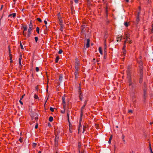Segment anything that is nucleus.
<instances>
[{
	"label": "nucleus",
	"mask_w": 153,
	"mask_h": 153,
	"mask_svg": "<svg viewBox=\"0 0 153 153\" xmlns=\"http://www.w3.org/2000/svg\"><path fill=\"white\" fill-rule=\"evenodd\" d=\"M33 22L32 20L30 21L29 25V27L28 30L27 36L29 37L30 36L31 33V31L33 29Z\"/></svg>",
	"instance_id": "f257e3e1"
},
{
	"label": "nucleus",
	"mask_w": 153,
	"mask_h": 153,
	"mask_svg": "<svg viewBox=\"0 0 153 153\" xmlns=\"http://www.w3.org/2000/svg\"><path fill=\"white\" fill-rule=\"evenodd\" d=\"M79 65V64L77 62L76 64L75 68L76 69V72L75 73V75L76 77V79L77 78V75L78 74V71L79 70V68L78 66Z\"/></svg>",
	"instance_id": "f03ea898"
},
{
	"label": "nucleus",
	"mask_w": 153,
	"mask_h": 153,
	"mask_svg": "<svg viewBox=\"0 0 153 153\" xmlns=\"http://www.w3.org/2000/svg\"><path fill=\"white\" fill-rule=\"evenodd\" d=\"M127 74L128 76V78L129 82V84L130 86L131 85L132 87H133V85L132 84L130 78V74L129 71L127 72Z\"/></svg>",
	"instance_id": "7ed1b4c3"
},
{
	"label": "nucleus",
	"mask_w": 153,
	"mask_h": 153,
	"mask_svg": "<svg viewBox=\"0 0 153 153\" xmlns=\"http://www.w3.org/2000/svg\"><path fill=\"white\" fill-rule=\"evenodd\" d=\"M143 97L145 99L146 97V89L145 88V85H144V88L143 89Z\"/></svg>",
	"instance_id": "20e7f679"
},
{
	"label": "nucleus",
	"mask_w": 153,
	"mask_h": 153,
	"mask_svg": "<svg viewBox=\"0 0 153 153\" xmlns=\"http://www.w3.org/2000/svg\"><path fill=\"white\" fill-rule=\"evenodd\" d=\"M89 42L90 40L89 39H87V43L86 44V47L87 48H88L89 46Z\"/></svg>",
	"instance_id": "39448f33"
},
{
	"label": "nucleus",
	"mask_w": 153,
	"mask_h": 153,
	"mask_svg": "<svg viewBox=\"0 0 153 153\" xmlns=\"http://www.w3.org/2000/svg\"><path fill=\"white\" fill-rule=\"evenodd\" d=\"M85 25L82 26V30H81V32L82 33H84L85 32V31L84 29V28H85Z\"/></svg>",
	"instance_id": "423d86ee"
},
{
	"label": "nucleus",
	"mask_w": 153,
	"mask_h": 153,
	"mask_svg": "<svg viewBox=\"0 0 153 153\" xmlns=\"http://www.w3.org/2000/svg\"><path fill=\"white\" fill-rule=\"evenodd\" d=\"M63 76L62 75H60L59 77V79L60 82H62V81Z\"/></svg>",
	"instance_id": "0eeeda50"
},
{
	"label": "nucleus",
	"mask_w": 153,
	"mask_h": 153,
	"mask_svg": "<svg viewBox=\"0 0 153 153\" xmlns=\"http://www.w3.org/2000/svg\"><path fill=\"white\" fill-rule=\"evenodd\" d=\"M140 14V12H139L138 13V15H137V19H136V21L137 22H138L139 21V15Z\"/></svg>",
	"instance_id": "6e6552de"
},
{
	"label": "nucleus",
	"mask_w": 153,
	"mask_h": 153,
	"mask_svg": "<svg viewBox=\"0 0 153 153\" xmlns=\"http://www.w3.org/2000/svg\"><path fill=\"white\" fill-rule=\"evenodd\" d=\"M126 41L127 42H129L130 43H131V40L130 39V38H129L128 37V36H126Z\"/></svg>",
	"instance_id": "1a4fd4ad"
},
{
	"label": "nucleus",
	"mask_w": 153,
	"mask_h": 153,
	"mask_svg": "<svg viewBox=\"0 0 153 153\" xmlns=\"http://www.w3.org/2000/svg\"><path fill=\"white\" fill-rule=\"evenodd\" d=\"M60 25L61 26L60 30L62 31L63 30V24H60Z\"/></svg>",
	"instance_id": "9d476101"
},
{
	"label": "nucleus",
	"mask_w": 153,
	"mask_h": 153,
	"mask_svg": "<svg viewBox=\"0 0 153 153\" xmlns=\"http://www.w3.org/2000/svg\"><path fill=\"white\" fill-rule=\"evenodd\" d=\"M105 46H106V44H105V46L104 49V54H105V55H106V54H107V53H106V47Z\"/></svg>",
	"instance_id": "9b49d317"
},
{
	"label": "nucleus",
	"mask_w": 153,
	"mask_h": 153,
	"mask_svg": "<svg viewBox=\"0 0 153 153\" xmlns=\"http://www.w3.org/2000/svg\"><path fill=\"white\" fill-rule=\"evenodd\" d=\"M59 137L58 136V135H56V137L55 138V142H58V140Z\"/></svg>",
	"instance_id": "f8f14e48"
},
{
	"label": "nucleus",
	"mask_w": 153,
	"mask_h": 153,
	"mask_svg": "<svg viewBox=\"0 0 153 153\" xmlns=\"http://www.w3.org/2000/svg\"><path fill=\"white\" fill-rule=\"evenodd\" d=\"M16 13H12L11 14H10L9 15V17H10L11 16H12L13 17H14L16 16Z\"/></svg>",
	"instance_id": "ddd939ff"
},
{
	"label": "nucleus",
	"mask_w": 153,
	"mask_h": 153,
	"mask_svg": "<svg viewBox=\"0 0 153 153\" xmlns=\"http://www.w3.org/2000/svg\"><path fill=\"white\" fill-rule=\"evenodd\" d=\"M82 112L81 113V115H80V118L79 120V126H81V123L82 121Z\"/></svg>",
	"instance_id": "4468645a"
},
{
	"label": "nucleus",
	"mask_w": 153,
	"mask_h": 153,
	"mask_svg": "<svg viewBox=\"0 0 153 153\" xmlns=\"http://www.w3.org/2000/svg\"><path fill=\"white\" fill-rule=\"evenodd\" d=\"M59 59V56H57L56 57V58L55 59V62L57 63L58 62Z\"/></svg>",
	"instance_id": "2eb2a0df"
},
{
	"label": "nucleus",
	"mask_w": 153,
	"mask_h": 153,
	"mask_svg": "<svg viewBox=\"0 0 153 153\" xmlns=\"http://www.w3.org/2000/svg\"><path fill=\"white\" fill-rule=\"evenodd\" d=\"M112 138V136L111 135L109 138V141L108 142V143L110 144L111 143V141Z\"/></svg>",
	"instance_id": "dca6fc26"
},
{
	"label": "nucleus",
	"mask_w": 153,
	"mask_h": 153,
	"mask_svg": "<svg viewBox=\"0 0 153 153\" xmlns=\"http://www.w3.org/2000/svg\"><path fill=\"white\" fill-rule=\"evenodd\" d=\"M124 137H125L124 135H123V134L122 135V140H123V141L124 143H125L126 141H125V140H124Z\"/></svg>",
	"instance_id": "f3484780"
},
{
	"label": "nucleus",
	"mask_w": 153,
	"mask_h": 153,
	"mask_svg": "<svg viewBox=\"0 0 153 153\" xmlns=\"http://www.w3.org/2000/svg\"><path fill=\"white\" fill-rule=\"evenodd\" d=\"M99 52L101 54H102V49H101V47H99Z\"/></svg>",
	"instance_id": "a211bd4d"
},
{
	"label": "nucleus",
	"mask_w": 153,
	"mask_h": 153,
	"mask_svg": "<svg viewBox=\"0 0 153 153\" xmlns=\"http://www.w3.org/2000/svg\"><path fill=\"white\" fill-rule=\"evenodd\" d=\"M34 98L36 99H39V97L36 94H35L34 96Z\"/></svg>",
	"instance_id": "6ab92c4d"
},
{
	"label": "nucleus",
	"mask_w": 153,
	"mask_h": 153,
	"mask_svg": "<svg viewBox=\"0 0 153 153\" xmlns=\"http://www.w3.org/2000/svg\"><path fill=\"white\" fill-rule=\"evenodd\" d=\"M53 119V117H52L51 116L49 117V120L50 122H51L52 121Z\"/></svg>",
	"instance_id": "aec40b11"
},
{
	"label": "nucleus",
	"mask_w": 153,
	"mask_h": 153,
	"mask_svg": "<svg viewBox=\"0 0 153 153\" xmlns=\"http://www.w3.org/2000/svg\"><path fill=\"white\" fill-rule=\"evenodd\" d=\"M143 70L141 69L140 71V77H142L143 76Z\"/></svg>",
	"instance_id": "412c9836"
},
{
	"label": "nucleus",
	"mask_w": 153,
	"mask_h": 153,
	"mask_svg": "<svg viewBox=\"0 0 153 153\" xmlns=\"http://www.w3.org/2000/svg\"><path fill=\"white\" fill-rule=\"evenodd\" d=\"M36 31L38 33H39V27H37L36 28Z\"/></svg>",
	"instance_id": "4be33fe9"
},
{
	"label": "nucleus",
	"mask_w": 153,
	"mask_h": 153,
	"mask_svg": "<svg viewBox=\"0 0 153 153\" xmlns=\"http://www.w3.org/2000/svg\"><path fill=\"white\" fill-rule=\"evenodd\" d=\"M23 28H24V31L26 30H27V27L26 26H23Z\"/></svg>",
	"instance_id": "5701e85b"
},
{
	"label": "nucleus",
	"mask_w": 153,
	"mask_h": 153,
	"mask_svg": "<svg viewBox=\"0 0 153 153\" xmlns=\"http://www.w3.org/2000/svg\"><path fill=\"white\" fill-rule=\"evenodd\" d=\"M54 108H52L51 107L50 108V109L51 111L52 112H53L54 111V110H53Z\"/></svg>",
	"instance_id": "b1692460"
},
{
	"label": "nucleus",
	"mask_w": 153,
	"mask_h": 153,
	"mask_svg": "<svg viewBox=\"0 0 153 153\" xmlns=\"http://www.w3.org/2000/svg\"><path fill=\"white\" fill-rule=\"evenodd\" d=\"M136 100H134V98H132V101H133V104H134L135 103V102H136Z\"/></svg>",
	"instance_id": "393cba45"
},
{
	"label": "nucleus",
	"mask_w": 153,
	"mask_h": 153,
	"mask_svg": "<svg viewBox=\"0 0 153 153\" xmlns=\"http://www.w3.org/2000/svg\"><path fill=\"white\" fill-rule=\"evenodd\" d=\"M37 20L38 21H39V22H42V21L41 19L39 18H37Z\"/></svg>",
	"instance_id": "a878e982"
},
{
	"label": "nucleus",
	"mask_w": 153,
	"mask_h": 153,
	"mask_svg": "<svg viewBox=\"0 0 153 153\" xmlns=\"http://www.w3.org/2000/svg\"><path fill=\"white\" fill-rule=\"evenodd\" d=\"M20 46H21V49H24V48L23 47V46L22 45V44L21 43V42L20 43Z\"/></svg>",
	"instance_id": "bb28decb"
},
{
	"label": "nucleus",
	"mask_w": 153,
	"mask_h": 153,
	"mask_svg": "<svg viewBox=\"0 0 153 153\" xmlns=\"http://www.w3.org/2000/svg\"><path fill=\"white\" fill-rule=\"evenodd\" d=\"M86 102H85V105H83V106L82 107L81 109H82H82H83L84 108V107H85V105H86Z\"/></svg>",
	"instance_id": "cd10ccee"
},
{
	"label": "nucleus",
	"mask_w": 153,
	"mask_h": 153,
	"mask_svg": "<svg viewBox=\"0 0 153 153\" xmlns=\"http://www.w3.org/2000/svg\"><path fill=\"white\" fill-rule=\"evenodd\" d=\"M123 50V54H124V55L126 54V49L124 50Z\"/></svg>",
	"instance_id": "c85d7f7f"
},
{
	"label": "nucleus",
	"mask_w": 153,
	"mask_h": 153,
	"mask_svg": "<svg viewBox=\"0 0 153 153\" xmlns=\"http://www.w3.org/2000/svg\"><path fill=\"white\" fill-rule=\"evenodd\" d=\"M22 55H20V56H19V61H21V59H22Z\"/></svg>",
	"instance_id": "c756f323"
},
{
	"label": "nucleus",
	"mask_w": 153,
	"mask_h": 153,
	"mask_svg": "<svg viewBox=\"0 0 153 153\" xmlns=\"http://www.w3.org/2000/svg\"><path fill=\"white\" fill-rule=\"evenodd\" d=\"M62 52V51L61 50H60L58 52V53L59 54H61Z\"/></svg>",
	"instance_id": "7c9ffc66"
},
{
	"label": "nucleus",
	"mask_w": 153,
	"mask_h": 153,
	"mask_svg": "<svg viewBox=\"0 0 153 153\" xmlns=\"http://www.w3.org/2000/svg\"><path fill=\"white\" fill-rule=\"evenodd\" d=\"M35 39L36 41V42H37L38 40V38L37 37H35L34 38Z\"/></svg>",
	"instance_id": "2f4dec72"
},
{
	"label": "nucleus",
	"mask_w": 153,
	"mask_h": 153,
	"mask_svg": "<svg viewBox=\"0 0 153 153\" xmlns=\"http://www.w3.org/2000/svg\"><path fill=\"white\" fill-rule=\"evenodd\" d=\"M124 25L126 26V27H127L128 26V24L127 23V22H125L124 24Z\"/></svg>",
	"instance_id": "473e14b6"
},
{
	"label": "nucleus",
	"mask_w": 153,
	"mask_h": 153,
	"mask_svg": "<svg viewBox=\"0 0 153 153\" xmlns=\"http://www.w3.org/2000/svg\"><path fill=\"white\" fill-rule=\"evenodd\" d=\"M121 40V39L120 38V37H118L117 38V42H118L119 41V40Z\"/></svg>",
	"instance_id": "72a5a7b5"
},
{
	"label": "nucleus",
	"mask_w": 153,
	"mask_h": 153,
	"mask_svg": "<svg viewBox=\"0 0 153 153\" xmlns=\"http://www.w3.org/2000/svg\"><path fill=\"white\" fill-rule=\"evenodd\" d=\"M62 101L65 100V95L64 96H63L62 97Z\"/></svg>",
	"instance_id": "f704fd0d"
},
{
	"label": "nucleus",
	"mask_w": 153,
	"mask_h": 153,
	"mask_svg": "<svg viewBox=\"0 0 153 153\" xmlns=\"http://www.w3.org/2000/svg\"><path fill=\"white\" fill-rule=\"evenodd\" d=\"M79 95H82L81 91V90H79Z\"/></svg>",
	"instance_id": "c9c22d12"
},
{
	"label": "nucleus",
	"mask_w": 153,
	"mask_h": 153,
	"mask_svg": "<svg viewBox=\"0 0 153 153\" xmlns=\"http://www.w3.org/2000/svg\"><path fill=\"white\" fill-rule=\"evenodd\" d=\"M142 77H140V79L139 81V82L140 83H141L142 82Z\"/></svg>",
	"instance_id": "e433bc0d"
},
{
	"label": "nucleus",
	"mask_w": 153,
	"mask_h": 153,
	"mask_svg": "<svg viewBox=\"0 0 153 153\" xmlns=\"http://www.w3.org/2000/svg\"><path fill=\"white\" fill-rule=\"evenodd\" d=\"M150 151L151 153H153V152L152 151V148H151L150 146Z\"/></svg>",
	"instance_id": "4c0bfd02"
},
{
	"label": "nucleus",
	"mask_w": 153,
	"mask_h": 153,
	"mask_svg": "<svg viewBox=\"0 0 153 153\" xmlns=\"http://www.w3.org/2000/svg\"><path fill=\"white\" fill-rule=\"evenodd\" d=\"M126 47V45H125V44H124V46L123 48V50L125 49Z\"/></svg>",
	"instance_id": "58836bf2"
},
{
	"label": "nucleus",
	"mask_w": 153,
	"mask_h": 153,
	"mask_svg": "<svg viewBox=\"0 0 153 153\" xmlns=\"http://www.w3.org/2000/svg\"><path fill=\"white\" fill-rule=\"evenodd\" d=\"M39 71V68H38V67H36V71H37V72H38Z\"/></svg>",
	"instance_id": "ea45409f"
},
{
	"label": "nucleus",
	"mask_w": 153,
	"mask_h": 153,
	"mask_svg": "<svg viewBox=\"0 0 153 153\" xmlns=\"http://www.w3.org/2000/svg\"><path fill=\"white\" fill-rule=\"evenodd\" d=\"M59 22H60L59 23V24H62V19H60H60Z\"/></svg>",
	"instance_id": "a19ab883"
},
{
	"label": "nucleus",
	"mask_w": 153,
	"mask_h": 153,
	"mask_svg": "<svg viewBox=\"0 0 153 153\" xmlns=\"http://www.w3.org/2000/svg\"><path fill=\"white\" fill-rule=\"evenodd\" d=\"M10 60L12 59V57L11 56V54H10Z\"/></svg>",
	"instance_id": "79ce46f5"
},
{
	"label": "nucleus",
	"mask_w": 153,
	"mask_h": 153,
	"mask_svg": "<svg viewBox=\"0 0 153 153\" xmlns=\"http://www.w3.org/2000/svg\"><path fill=\"white\" fill-rule=\"evenodd\" d=\"M36 145V143H33V146L34 147H35Z\"/></svg>",
	"instance_id": "37998d69"
},
{
	"label": "nucleus",
	"mask_w": 153,
	"mask_h": 153,
	"mask_svg": "<svg viewBox=\"0 0 153 153\" xmlns=\"http://www.w3.org/2000/svg\"><path fill=\"white\" fill-rule=\"evenodd\" d=\"M38 125L37 124H36V125L35 126V128L36 129L38 128Z\"/></svg>",
	"instance_id": "c03bdc74"
},
{
	"label": "nucleus",
	"mask_w": 153,
	"mask_h": 153,
	"mask_svg": "<svg viewBox=\"0 0 153 153\" xmlns=\"http://www.w3.org/2000/svg\"><path fill=\"white\" fill-rule=\"evenodd\" d=\"M25 94H24L23 95H22L20 99V100H22L24 97L25 96Z\"/></svg>",
	"instance_id": "a18cd8bd"
},
{
	"label": "nucleus",
	"mask_w": 153,
	"mask_h": 153,
	"mask_svg": "<svg viewBox=\"0 0 153 153\" xmlns=\"http://www.w3.org/2000/svg\"><path fill=\"white\" fill-rule=\"evenodd\" d=\"M58 142H55V146H57L58 145Z\"/></svg>",
	"instance_id": "49530a36"
},
{
	"label": "nucleus",
	"mask_w": 153,
	"mask_h": 153,
	"mask_svg": "<svg viewBox=\"0 0 153 153\" xmlns=\"http://www.w3.org/2000/svg\"><path fill=\"white\" fill-rule=\"evenodd\" d=\"M128 112L130 113H132V111L131 110H129L128 111Z\"/></svg>",
	"instance_id": "de8ad7c7"
},
{
	"label": "nucleus",
	"mask_w": 153,
	"mask_h": 153,
	"mask_svg": "<svg viewBox=\"0 0 153 153\" xmlns=\"http://www.w3.org/2000/svg\"><path fill=\"white\" fill-rule=\"evenodd\" d=\"M63 104H65V100L62 101V105Z\"/></svg>",
	"instance_id": "09e8293b"
},
{
	"label": "nucleus",
	"mask_w": 153,
	"mask_h": 153,
	"mask_svg": "<svg viewBox=\"0 0 153 153\" xmlns=\"http://www.w3.org/2000/svg\"><path fill=\"white\" fill-rule=\"evenodd\" d=\"M23 34L25 36H26V33H25V32H24V31L23 32Z\"/></svg>",
	"instance_id": "8fccbe9b"
},
{
	"label": "nucleus",
	"mask_w": 153,
	"mask_h": 153,
	"mask_svg": "<svg viewBox=\"0 0 153 153\" xmlns=\"http://www.w3.org/2000/svg\"><path fill=\"white\" fill-rule=\"evenodd\" d=\"M21 100H20L19 101V102L21 103V104L23 105V102H22Z\"/></svg>",
	"instance_id": "3c124183"
},
{
	"label": "nucleus",
	"mask_w": 153,
	"mask_h": 153,
	"mask_svg": "<svg viewBox=\"0 0 153 153\" xmlns=\"http://www.w3.org/2000/svg\"><path fill=\"white\" fill-rule=\"evenodd\" d=\"M86 128V127L85 126H83V131H85V128Z\"/></svg>",
	"instance_id": "603ef678"
},
{
	"label": "nucleus",
	"mask_w": 153,
	"mask_h": 153,
	"mask_svg": "<svg viewBox=\"0 0 153 153\" xmlns=\"http://www.w3.org/2000/svg\"><path fill=\"white\" fill-rule=\"evenodd\" d=\"M82 95H80L79 96V98H80V100H82V97H81V96H82Z\"/></svg>",
	"instance_id": "864d4df0"
},
{
	"label": "nucleus",
	"mask_w": 153,
	"mask_h": 153,
	"mask_svg": "<svg viewBox=\"0 0 153 153\" xmlns=\"http://www.w3.org/2000/svg\"><path fill=\"white\" fill-rule=\"evenodd\" d=\"M80 84L79 85V90H81V87H80Z\"/></svg>",
	"instance_id": "5fc2aeb1"
},
{
	"label": "nucleus",
	"mask_w": 153,
	"mask_h": 153,
	"mask_svg": "<svg viewBox=\"0 0 153 153\" xmlns=\"http://www.w3.org/2000/svg\"><path fill=\"white\" fill-rule=\"evenodd\" d=\"M19 63L20 65H21V61H19Z\"/></svg>",
	"instance_id": "6e6d98bb"
},
{
	"label": "nucleus",
	"mask_w": 153,
	"mask_h": 153,
	"mask_svg": "<svg viewBox=\"0 0 153 153\" xmlns=\"http://www.w3.org/2000/svg\"><path fill=\"white\" fill-rule=\"evenodd\" d=\"M74 1L76 3H77L78 2V0H74Z\"/></svg>",
	"instance_id": "4d7b16f0"
},
{
	"label": "nucleus",
	"mask_w": 153,
	"mask_h": 153,
	"mask_svg": "<svg viewBox=\"0 0 153 153\" xmlns=\"http://www.w3.org/2000/svg\"><path fill=\"white\" fill-rule=\"evenodd\" d=\"M44 22L45 23L46 25L47 24V22L46 20H45Z\"/></svg>",
	"instance_id": "13d9d810"
},
{
	"label": "nucleus",
	"mask_w": 153,
	"mask_h": 153,
	"mask_svg": "<svg viewBox=\"0 0 153 153\" xmlns=\"http://www.w3.org/2000/svg\"><path fill=\"white\" fill-rule=\"evenodd\" d=\"M68 122H69V126H70V122H69V118H68Z\"/></svg>",
	"instance_id": "bf43d9fd"
},
{
	"label": "nucleus",
	"mask_w": 153,
	"mask_h": 153,
	"mask_svg": "<svg viewBox=\"0 0 153 153\" xmlns=\"http://www.w3.org/2000/svg\"><path fill=\"white\" fill-rule=\"evenodd\" d=\"M35 120H38V117H36L35 118Z\"/></svg>",
	"instance_id": "052dcab7"
},
{
	"label": "nucleus",
	"mask_w": 153,
	"mask_h": 153,
	"mask_svg": "<svg viewBox=\"0 0 153 153\" xmlns=\"http://www.w3.org/2000/svg\"><path fill=\"white\" fill-rule=\"evenodd\" d=\"M19 140V141L20 142H21V143H22V140L21 139H20Z\"/></svg>",
	"instance_id": "680f3d73"
},
{
	"label": "nucleus",
	"mask_w": 153,
	"mask_h": 153,
	"mask_svg": "<svg viewBox=\"0 0 153 153\" xmlns=\"http://www.w3.org/2000/svg\"><path fill=\"white\" fill-rule=\"evenodd\" d=\"M88 4H90V2L89 0H88Z\"/></svg>",
	"instance_id": "e2e57ef3"
},
{
	"label": "nucleus",
	"mask_w": 153,
	"mask_h": 153,
	"mask_svg": "<svg viewBox=\"0 0 153 153\" xmlns=\"http://www.w3.org/2000/svg\"><path fill=\"white\" fill-rule=\"evenodd\" d=\"M63 106L64 108L65 109V104H63Z\"/></svg>",
	"instance_id": "0e129e2a"
},
{
	"label": "nucleus",
	"mask_w": 153,
	"mask_h": 153,
	"mask_svg": "<svg viewBox=\"0 0 153 153\" xmlns=\"http://www.w3.org/2000/svg\"><path fill=\"white\" fill-rule=\"evenodd\" d=\"M67 117L68 118H69V116L68 113L67 114Z\"/></svg>",
	"instance_id": "69168bd1"
},
{
	"label": "nucleus",
	"mask_w": 153,
	"mask_h": 153,
	"mask_svg": "<svg viewBox=\"0 0 153 153\" xmlns=\"http://www.w3.org/2000/svg\"><path fill=\"white\" fill-rule=\"evenodd\" d=\"M106 57V55H105V54H104V58L105 59Z\"/></svg>",
	"instance_id": "338daca9"
},
{
	"label": "nucleus",
	"mask_w": 153,
	"mask_h": 153,
	"mask_svg": "<svg viewBox=\"0 0 153 153\" xmlns=\"http://www.w3.org/2000/svg\"><path fill=\"white\" fill-rule=\"evenodd\" d=\"M3 7V5H2L1 6V8H0V10H2V9Z\"/></svg>",
	"instance_id": "774afa93"
}]
</instances>
